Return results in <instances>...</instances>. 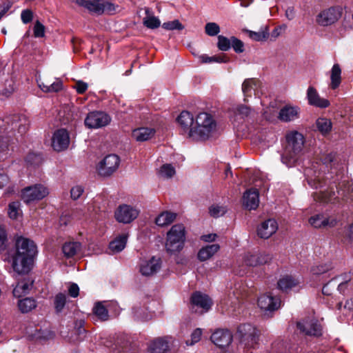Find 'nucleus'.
<instances>
[{
    "label": "nucleus",
    "mask_w": 353,
    "mask_h": 353,
    "mask_svg": "<svg viewBox=\"0 0 353 353\" xmlns=\"http://www.w3.org/2000/svg\"><path fill=\"white\" fill-rule=\"evenodd\" d=\"M309 223L315 228L327 226L334 227L336 224V220L334 218L327 217L323 214H316L309 219Z\"/></svg>",
    "instance_id": "27"
},
{
    "label": "nucleus",
    "mask_w": 353,
    "mask_h": 353,
    "mask_svg": "<svg viewBox=\"0 0 353 353\" xmlns=\"http://www.w3.org/2000/svg\"><path fill=\"white\" fill-rule=\"evenodd\" d=\"M216 123L207 112H201L195 118L194 125L190 131V138L194 140H206L215 132Z\"/></svg>",
    "instance_id": "1"
},
{
    "label": "nucleus",
    "mask_w": 353,
    "mask_h": 353,
    "mask_svg": "<svg viewBox=\"0 0 353 353\" xmlns=\"http://www.w3.org/2000/svg\"><path fill=\"white\" fill-rule=\"evenodd\" d=\"M37 253V246L32 241L21 236L17 239L14 254L34 258Z\"/></svg>",
    "instance_id": "13"
},
{
    "label": "nucleus",
    "mask_w": 353,
    "mask_h": 353,
    "mask_svg": "<svg viewBox=\"0 0 353 353\" xmlns=\"http://www.w3.org/2000/svg\"><path fill=\"white\" fill-rule=\"evenodd\" d=\"M84 190L83 188L80 185H76L73 187L70 190V195L71 198L73 200H77L82 195L83 193Z\"/></svg>",
    "instance_id": "59"
},
{
    "label": "nucleus",
    "mask_w": 353,
    "mask_h": 353,
    "mask_svg": "<svg viewBox=\"0 0 353 353\" xmlns=\"http://www.w3.org/2000/svg\"><path fill=\"white\" fill-rule=\"evenodd\" d=\"M345 238L346 241L353 244V223L347 229Z\"/></svg>",
    "instance_id": "64"
},
{
    "label": "nucleus",
    "mask_w": 353,
    "mask_h": 353,
    "mask_svg": "<svg viewBox=\"0 0 353 353\" xmlns=\"http://www.w3.org/2000/svg\"><path fill=\"white\" fill-rule=\"evenodd\" d=\"M299 117V108L296 106L285 105L281 109L279 119L284 122H290L298 119Z\"/></svg>",
    "instance_id": "30"
},
{
    "label": "nucleus",
    "mask_w": 353,
    "mask_h": 353,
    "mask_svg": "<svg viewBox=\"0 0 353 353\" xmlns=\"http://www.w3.org/2000/svg\"><path fill=\"white\" fill-rule=\"evenodd\" d=\"M81 244L79 242H66L62 246L63 253L67 258L74 256L81 251Z\"/></svg>",
    "instance_id": "34"
},
{
    "label": "nucleus",
    "mask_w": 353,
    "mask_h": 353,
    "mask_svg": "<svg viewBox=\"0 0 353 353\" xmlns=\"http://www.w3.org/2000/svg\"><path fill=\"white\" fill-rule=\"evenodd\" d=\"M88 83L79 80L76 81V84L74 88L76 89L78 94H83L88 89Z\"/></svg>",
    "instance_id": "61"
},
{
    "label": "nucleus",
    "mask_w": 353,
    "mask_h": 353,
    "mask_svg": "<svg viewBox=\"0 0 353 353\" xmlns=\"http://www.w3.org/2000/svg\"><path fill=\"white\" fill-rule=\"evenodd\" d=\"M160 268V259L152 257L150 260L144 261L141 263L140 272L143 275L151 276L157 272Z\"/></svg>",
    "instance_id": "25"
},
{
    "label": "nucleus",
    "mask_w": 353,
    "mask_h": 353,
    "mask_svg": "<svg viewBox=\"0 0 353 353\" xmlns=\"http://www.w3.org/2000/svg\"><path fill=\"white\" fill-rule=\"evenodd\" d=\"M193 116L188 111H183L181 112L177 118V121L181 128L183 134H187L190 137V131L192 130L194 125Z\"/></svg>",
    "instance_id": "26"
},
{
    "label": "nucleus",
    "mask_w": 353,
    "mask_h": 353,
    "mask_svg": "<svg viewBox=\"0 0 353 353\" xmlns=\"http://www.w3.org/2000/svg\"><path fill=\"white\" fill-rule=\"evenodd\" d=\"M128 239V234H123L111 241L109 248L113 252H119L124 249Z\"/></svg>",
    "instance_id": "38"
},
{
    "label": "nucleus",
    "mask_w": 353,
    "mask_h": 353,
    "mask_svg": "<svg viewBox=\"0 0 353 353\" xmlns=\"http://www.w3.org/2000/svg\"><path fill=\"white\" fill-rule=\"evenodd\" d=\"M34 258L21 256L12 254L11 256V265L14 272L17 274H26L32 268Z\"/></svg>",
    "instance_id": "12"
},
{
    "label": "nucleus",
    "mask_w": 353,
    "mask_h": 353,
    "mask_svg": "<svg viewBox=\"0 0 353 353\" xmlns=\"http://www.w3.org/2000/svg\"><path fill=\"white\" fill-rule=\"evenodd\" d=\"M49 194L48 189L41 184H37L24 188L21 192V198L26 203L41 200Z\"/></svg>",
    "instance_id": "10"
},
{
    "label": "nucleus",
    "mask_w": 353,
    "mask_h": 353,
    "mask_svg": "<svg viewBox=\"0 0 353 353\" xmlns=\"http://www.w3.org/2000/svg\"><path fill=\"white\" fill-rule=\"evenodd\" d=\"M118 6H115L114 3L108 1L106 0H101V10L100 15L103 13H107L109 14H112L116 12L117 8Z\"/></svg>",
    "instance_id": "45"
},
{
    "label": "nucleus",
    "mask_w": 353,
    "mask_h": 353,
    "mask_svg": "<svg viewBox=\"0 0 353 353\" xmlns=\"http://www.w3.org/2000/svg\"><path fill=\"white\" fill-rule=\"evenodd\" d=\"M247 33L249 37L256 41H265L269 36L268 28L265 27L258 32H254L252 30H247Z\"/></svg>",
    "instance_id": "42"
},
{
    "label": "nucleus",
    "mask_w": 353,
    "mask_h": 353,
    "mask_svg": "<svg viewBox=\"0 0 353 353\" xmlns=\"http://www.w3.org/2000/svg\"><path fill=\"white\" fill-rule=\"evenodd\" d=\"M243 206L248 210H256L259 204V193L256 189L251 188L245 191L242 198Z\"/></svg>",
    "instance_id": "22"
},
{
    "label": "nucleus",
    "mask_w": 353,
    "mask_h": 353,
    "mask_svg": "<svg viewBox=\"0 0 353 353\" xmlns=\"http://www.w3.org/2000/svg\"><path fill=\"white\" fill-rule=\"evenodd\" d=\"M278 230V223L275 219H269L263 221L257 228V235L264 239H269Z\"/></svg>",
    "instance_id": "18"
},
{
    "label": "nucleus",
    "mask_w": 353,
    "mask_h": 353,
    "mask_svg": "<svg viewBox=\"0 0 353 353\" xmlns=\"http://www.w3.org/2000/svg\"><path fill=\"white\" fill-rule=\"evenodd\" d=\"M205 32L210 37H214L219 33L220 27L216 23L209 22L205 24Z\"/></svg>",
    "instance_id": "50"
},
{
    "label": "nucleus",
    "mask_w": 353,
    "mask_h": 353,
    "mask_svg": "<svg viewBox=\"0 0 353 353\" xmlns=\"http://www.w3.org/2000/svg\"><path fill=\"white\" fill-rule=\"evenodd\" d=\"M318 130L323 134H328L332 128V123L330 119L325 117L319 118L316 121Z\"/></svg>",
    "instance_id": "39"
},
{
    "label": "nucleus",
    "mask_w": 353,
    "mask_h": 353,
    "mask_svg": "<svg viewBox=\"0 0 353 353\" xmlns=\"http://www.w3.org/2000/svg\"><path fill=\"white\" fill-rule=\"evenodd\" d=\"M162 27L168 30H182L183 29V26L179 22V20H174L172 21H168L163 23Z\"/></svg>",
    "instance_id": "52"
},
{
    "label": "nucleus",
    "mask_w": 353,
    "mask_h": 353,
    "mask_svg": "<svg viewBox=\"0 0 353 353\" xmlns=\"http://www.w3.org/2000/svg\"><path fill=\"white\" fill-rule=\"evenodd\" d=\"M332 268V266L330 263H323V264L314 265L311 268L310 271L313 275L317 276V275H321V274L327 272Z\"/></svg>",
    "instance_id": "46"
},
{
    "label": "nucleus",
    "mask_w": 353,
    "mask_h": 353,
    "mask_svg": "<svg viewBox=\"0 0 353 353\" xmlns=\"http://www.w3.org/2000/svg\"><path fill=\"white\" fill-rule=\"evenodd\" d=\"M190 305L192 312L203 314L210 309L212 301L208 295L196 292L191 296Z\"/></svg>",
    "instance_id": "11"
},
{
    "label": "nucleus",
    "mask_w": 353,
    "mask_h": 353,
    "mask_svg": "<svg viewBox=\"0 0 353 353\" xmlns=\"http://www.w3.org/2000/svg\"><path fill=\"white\" fill-rule=\"evenodd\" d=\"M236 334L241 343L248 347H254L258 344L259 332L251 324L240 325Z\"/></svg>",
    "instance_id": "5"
},
{
    "label": "nucleus",
    "mask_w": 353,
    "mask_h": 353,
    "mask_svg": "<svg viewBox=\"0 0 353 353\" xmlns=\"http://www.w3.org/2000/svg\"><path fill=\"white\" fill-rule=\"evenodd\" d=\"M272 256L267 253L247 254L243 257V263L249 267L262 265L270 262Z\"/></svg>",
    "instance_id": "21"
},
{
    "label": "nucleus",
    "mask_w": 353,
    "mask_h": 353,
    "mask_svg": "<svg viewBox=\"0 0 353 353\" xmlns=\"http://www.w3.org/2000/svg\"><path fill=\"white\" fill-rule=\"evenodd\" d=\"M307 99L310 105L320 108H327L330 103L326 99L321 98L316 89L313 86H310L307 90Z\"/></svg>",
    "instance_id": "24"
},
{
    "label": "nucleus",
    "mask_w": 353,
    "mask_h": 353,
    "mask_svg": "<svg viewBox=\"0 0 353 353\" xmlns=\"http://www.w3.org/2000/svg\"><path fill=\"white\" fill-rule=\"evenodd\" d=\"M154 130L152 128H139L132 131V136L137 141H145L152 137Z\"/></svg>",
    "instance_id": "33"
},
{
    "label": "nucleus",
    "mask_w": 353,
    "mask_h": 353,
    "mask_svg": "<svg viewBox=\"0 0 353 353\" xmlns=\"http://www.w3.org/2000/svg\"><path fill=\"white\" fill-rule=\"evenodd\" d=\"M231 41V46L236 52L241 53L244 51V45L241 40L234 37H232Z\"/></svg>",
    "instance_id": "55"
},
{
    "label": "nucleus",
    "mask_w": 353,
    "mask_h": 353,
    "mask_svg": "<svg viewBox=\"0 0 353 353\" xmlns=\"http://www.w3.org/2000/svg\"><path fill=\"white\" fill-rule=\"evenodd\" d=\"M258 306L263 311H274L280 307L281 301L278 298L269 294L261 295L258 299Z\"/></svg>",
    "instance_id": "20"
},
{
    "label": "nucleus",
    "mask_w": 353,
    "mask_h": 353,
    "mask_svg": "<svg viewBox=\"0 0 353 353\" xmlns=\"http://www.w3.org/2000/svg\"><path fill=\"white\" fill-rule=\"evenodd\" d=\"M231 38L228 39L223 35H219L217 47L221 51H228L231 48Z\"/></svg>",
    "instance_id": "49"
},
{
    "label": "nucleus",
    "mask_w": 353,
    "mask_h": 353,
    "mask_svg": "<svg viewBox=\"0 0 353 353\" xmlns=\"http://www.w3.org/2000/svg\"><path fill=\"white\" fill-rule=\"evenodd\" d=\"M287 144L282 155V162L288 167L293 166L302 152L304 138L298 132H292L286 136Z\"/></svg>",
    "instance_id": "2"
},
{
    "label": "nucleus",
    "mask_w": 353,
    "mask_h": 353,
    "mask_svg": "<svg viewBox=\"0 0 353 353\" xmlns=\"http://www.w3.org/2000/svg\"><path fill=\"white\" fill-rule=\"evenodd\" d=\"M259 86V81L256 79H247L242 84V91L245 96L244 101H246V98L250 97L252 92L255 91L256 89Z\"/></svg>",
    "instance_id": "35"
},
{
    "label": "nucleus",
    "mask_w": 353,
    "mask_h": 353,
    "mask_svg": "<svg viewBox=\"0 0 353 353\" xmlns=\"http://www.w3.org/2000/svg\"><path fill=\"white\" fill-rule=\"evenodd\" d=\"M94 314L102 321L108 319V312L105 307L101 303H97L93 308Z\"/></svg>",
    "instance_id": "44"
},
{
    "label": "nucleus",
    "mask_w": 353,
    "mask_h": 353,
    "mask_svg": "<svg viewBox=\"0 0 353 353\" xmlns=\"http://www.w3.org/2000/svg\"><path fill=\"white\" fill-rule=\"evenodd\" d=\"M301 283L299 279L291 275H285L278 281L277 285L279 290L288 292L299 287Z\"/></svg>",
    "instance_id": "29"
},
{
    "label": "nucleus",
    "mask_w": 353,
    "mask_h": 353,
    "mask_svg": "<svg viewBox=\"0 0 353 353\" xmlns=\"http://www.w3.org/2000/svg\"><path fill=\"white\" fill-rule=\"evenodd\" d=\"M335 157H336L335 154L332 153V152L328 153V154H325L322 156L321 161L323 164L328 165L334 161Z\"/></svg>",
    "instance_id": "63"
},
{
    "label": "nucleus",
    "mask_w": 353,
    "mask_h": 353,
    "mask_svg": "<svg viewBox=\"0 0 353 353\" xmlns=\"http://www.w3.org/2000/svg\"><path fill=\"white\" fill-rule=\"evenodd\" d=\"M296 328L299 333L306 336H319L322 332L321 325L313 317H307L298 321Z\"/></svg>",
    "instance_id": "9"
},
{
    "label": "nucleus",
    "mask_w": 353,
    "mask_h": 353,
    "mask_svg": "<svg viewBox=\"0 0 353 353\" xmlns=\"http://www.w3.org/2000/svg\"><path fill=\"white\" fill-rule=\"evenodd\" d=\"M19 205V202H12L9 204L8 215L11 219H15L19 215L21 212Z\"/></svg>",
    "instance_id": "51"
},
{
    "label": "nucleus",
    "mask_w": 353,
    "mask_h": 353,
    "mask_svg": "<svg viewBox=\"0 0 353 353\" xmlns=\"http://www.w3.org/2000/svg\"><path fill=\"white\" fill-rule=\"evenodd\" d=\"M176 218V214L169 211L161 212L155 219L157 225L163 227L172 223Z\"/></svg>",
    "instance_id": "36"
},
{
    "label": "nucleus",
    "mask_w": 353,
    "mask_h": 353,
    "mask_svg": "<svg viewBox=\"0 0 353 353\" xmlns=\"http://www.w3.org/2000/svg\"><path fill=\"white\" fill-rule=\"evenodd\" d=\"M227 211L226 206L219 205H212L209 209L210 214L214 218L224 215Z\"/></svg>",
    "instance_id": "48"
},
{
    "label": "nucleus",
    "mask_w": 353,
    "mask_h": 353,
    "mask_svg": "<svg viewBox=\"0 0 353 353\" xmlns=\"http://www.w3.org/2000/svg\"><path fill=\"white\" fill-rule=\"evenodd\" d=\"M120 165V159L116 154L105 156L98 164L97 172L102 176H110L115 172Z\"/></svg>",
    "instance_id": "8"
},
{
    "label": "nucleus",
    "mask_w": 353,
    "mask_h": 353,
    "mask_svg": "<svg viewBox=\"0 0 353 353\" xmlns=\"http://www.w3.org/2000/svg\"><path fill=\"white\" fill-rule=\"evenodd\" d=\"M39 88L46 93L58 92L63 90V81L60 79L43 77L37 79Z\"/></svg>",
    "instance_id": "15"
},
{
    "label": "nucleus",
    "mask_w": 353,
    "mask_h": 353,
    "mask_svg": "<svg viewBox=\"0 0 353 353\" xmlns=\"http://www.w3.org/2000/svg\"><path fill=\"white\" fill-rule=\"evenodd\" d=\"M202 335V330L201 328L195 329L191 334V339L187 341L186 343L188 345H192L194 343L199 342Z\"/></svg>",
    "instance_id": "56"
},
{
    "label": "nucleus",
    "mask_w": 353,
    "mask_h": 353,
    "mask_svg": "<svg viewBox=\"0 0 353 353\" xmlns=\"http://www.w3.org/2000/svg\"><path fill=\"white\" fill-rule=\"evenodd\" d=\"M352 279V276L350 274L344 275L343 280L338 285V290L340 293H345Z\"/></svg>",
    "instance_id": "54"
},
{
    "label": "nucleus",
    "mask_w": 353,
    "mask_h": 353,
    "mask_svg": "<svg viewBox=\"0 0 353 353\" xmlns=\"http://www.w3.org/2000/svg\"><path fill=\"white\" fill-rule=\"evenodd\" d=\"M7 123L19 133L23 134L26 132L28 126V118L23 114H13L7 118Z\"/></svg>",
    "instance_id": "23"
},
{
    "label": "nucleus",
    "mask_w": 353,
    "mask_h": 353,
    "mask_svg": "<svg viewBox=\"0 0 353 353\" xmlns=\"http://www.w3.org/2000/svg\"><path fill=\"white\" fill-rule=\"evenodd\" d=\"M21 18L23 23L27 24L32 20L33 12L29 9L23 10L21 14Z\"/></svg>",
    "instance_id": "58"
},
{
    "label": "nucleus",
    "mask_w": 353,
    "mask_h": 353,
    "mask_svg": "<svg viewBox=\"0 0 353 353\" xmlns=\"http://www.w3.org/2000/svg\"><path fill=\"white\" fill-rule=\"evenodd\" d=\"M32 287V283L23 281L17 283L13 290V295L16 297H20L28 293Z\"/></svg>",
    "instance_id": "40"
},
{
    "label": "nucleus",
    "mask_w": 353,
    "mask_h": 353,
    "mask_svg": "<svg viewBox=\"0 0 353 353\" xmlns=\"http://www.w3.org/2000/svg\"><path fill=\"white\" fill-rule=\"evenodd\" d=\"M336 193L332 190L319 191L313 194L314 200L319 203H334L339 197L343 201L353 200V184L345 185Z\"/></svg>",
    "instance_id": "4"
},
{
    "label": "nucleus",
    "mask_w": 353,
    "mask_h": 353,
    "mask_svg": "<svg viewBox=\"0 0 353 353\" xmlns=\"http://www.w3.org/2000/svg\"><path fill=\"white\" fill-rule=\"evenodd\" d=\"M36 302L30 298H26L19 300L18 302V307L22 313H28L36 307Z\"/></svg>",
    "instance_id": "41"
},
{
    "label": "nucleus",
    "mask_w": 353,
    "mask_h": 353,
    "mask_svg": "<svg viewBox=\"0 0 353 353\" xmlns=\"http://www.w3.org/2000/svg\"><path fill=\"white\" fill-rule=\"evenodd\" d=\"M341 6H332L321 10L316 17V22L320 26L327 27L336 23L343 14Z\"/></svg>",
    "instance_id": "6"
},
{
    "label": "nucleus",
    "mask_w": 353,
    "mask_h": 353,
    "mask_svg": "<svg viewBox=\"0 0 353 353\" xmlns=\"http://www.w3.org/2000/svg\"><path fill=\"white\" fill-rule=\"evenodd\" d=\"M341 68L339 63H335L330 70V87L335 90L339 87L341 83Z\"/></svg>",
    "instance_id": "32"
},
{
    "label": "nucleus",
    "mask_w": 353,
    "mask_h": 353,
    "mask_svg": "<svg viewBox=\"0 0 353 353\" xmlns=\"http://www.w3.org/2000/svg\"><path fill=\"white\" fill-rule=\"evenodd\" d=\"M175 173V168L168 163L163 165L159 170V176L163 179H170Z\"/></svg>",
    "instance_id": "43"
},
{
    "label": "nucleus",
    "mask_w": 353,
    "mask_h": 353,
    "mask_svg": "<svg viewBox=\"0 0 353 353\" xmlns=\"http://www.w3.org/2000/svg\"><path fill=\"white\" fill-rule=\"evenodd\" d=\"M220 249L219 244L214 243L202 248L197 256L201 261H205L213 256Z\"/></svg>",
    "instance_id": "31"
},
{
    "label": "nucleus",
    "mask_w": 353,
    "mask_h": 353,
    "mask_svg": "<svg viewBox=\"0 0 353 353\" xmlns=\"http://www.w3.org/2000/svg\"><path fill=\"white\" fill-rule=\"evenodd\" d=\"M236 112L242 117H248L251 112V109L247 105H240L236 107Z\"/></svg>",
    "instance_id": "60"
},
{
    "label": "nucleus",
    "mask_w": 353,
    "mask_h": 353,
    "mask_svg": "<svg viewBox=\"0 0 353 353\" xmlns=\"http://www.w3.org/2000/svg\"><path fill=\"white\" fill-rule=\"evenodd\" d=\"M139 210L129 205H121L114 212L116 220L122 223H130L137 218Z\"/></svg>",
    "instance_id": "14"
},
{
    "label": "nucleus",
    "mask_w": 353,
    "mask_h": 353,
    "mask_svg": "<svg viewBox=\"0 0 353 353\" xmlns=\"http://www.w3.org/2000/svg\"><path fill=\"white\" fill-rule=\"evenodd\" d=\"M66 303V296L63 293L57 294L54 297V305L57 312H61Z\"/></svg>",
    "instance_id": "47"
},
{
    "label": "nucleus",
    "mask_w": 353,
    "mask_h": 353,
    "mask_svg": "<svg viewBox=\"0 0 353 353\" xmlns=\"http://www.w3.org/2000/svg\"><path fill=\"white\" fill-rule=\"evenodd\" d=\"M111 117L103 111H92L85 119V125L90 129H97L109 125Z\"/></svg>",
    "instance_id": "7"
},
{
    "label": "nucleus",
    "mask_w": 353,
    "mask_h": 353,
    "mask_svg": "<svg viewBox=\"0 0 353 353\" xmlns=\"http://www.w3.org/2000/svg\"><path fill=\"white\" fill-rule=\"evenodd\" d=\"M82 210L81 209H76L73 210L72 212V214L68 216V215H63L61 218V221L64 224L67 223L68 221H70V219H81V215H82Z\"/></svg>",
    "instance_id": "53"
},
{
    "label": "nucleus",
    "mask_w": 353,
    "mask_h": 353,
    "mask_svg": "<svg viewBox=\"0 0 353 353\" xmlns=\"http://www.w3.org/2000/svg\"><path fill=\"white\" fill-rule=\"evenodd\" d=\"M35 37H43L45 35V27L39 21H37L33 28Z\"/></svg>",
    "instance_id": "57"
},
{
    "label": "nucleus",
    "mask_w": 353,
    "mask_h": 353,
    "mask_svg": "<svg viewBox=\"0 0 353 353\" xmlns=\"http://www.w3.org/2000/svg\"><path fill=\"white\" fill-rule=\"evenodd\" d=\"M70 144V137L67 130L59 129L54 132L52 139V146L57 152L68 148Z\"/></svg>",
    "instance_id": "16"
},
{
    "label": "nucleus",
    "mask_w": 353,
    "mask_h": 353,
    "mask_svg": "<svg viewBox=\"0 0 353 353\" xmlns=\"http://www.w3.org/2000/svg\"><path fill=\"white\" fill-rule=\"evenodd\" d=\"M232 334L228 330L218 329L212 333V342L220 348L228 347L232 341Z\"/></svg>",
    "instance_id": "17"
},
{
    "label": "nucleus",
    "mask_w": 353,
    "mask_h": 353,
    "mask_svg": "<svg viewBox=\"0 0 353 353\" xmlns=\"http://www.w3.org/2000/svg\"><path fill=\"white\" fill-rule=\"evenodd\" d=\"M7 241V235L6 230L0 226V251L3 250L6 248V243Z\"/></svg>",
    "instance_id": "62"
},
{
    "label": "nucleus",
    "mask_w": 353,
    "mask_h": 353,
    "mask_svg": "<svg viewBox=\"0 0 353 353\" xmlns=\"http://www.w3.org/2000/svg\"><path fill=\"white\" fill-rule=\"evenodd\" d=\"M185 230L183 224H175L167 233L165 249L171 254L179 252L184 246Z\"/></svg>",
    "instance_id": "3"
},
{
    "label": "nucleus",
    "mask_w": 353,
    "mask_h": 353,
    "mask_svg": "<svg viewBox=\"0 0 353 353\" xmlns=\"http://www.w3.org/2000/svg\"><path fill=\"white\" fill-rule=\"evenodd\" d=\"M172 338L170 336L159 337L152 341L148 349L150 353H166L170 349Z\"/></svg>",
    "instance_id": "19"
},
{
    "label": "nucleus",
    "mask_w": 353,
    "mask_h": 353,
    "mask_svg": "<svg viewBox=\"0 0 353 353\" xmlns=\"http://www.w3.org/2000/svg\"><path fill=\"white\" fill-rule=\"evenodd\" d=\"M145 12L146 16L143 19V25L150 29L159 28L161 25L160 20L152 14L150 8H145Z\"/></svg>",
    "instance_id": "37"
},
{
    "label": "nucleus",
    "mask_w": 353,
    "mask_h": 353,
    "mask_svg": "<svg viewBox=\"0 0 353 353\" xmlns=\"http://www.w3.org/2000/svg\"><path fill=\"white\" fill-rule=\"evenodd\" d=\"M78 6L83 8L89 13L100 15L101 0H72Z\"/></svg>",
    "instance_id": "28"
}]
</instances>
